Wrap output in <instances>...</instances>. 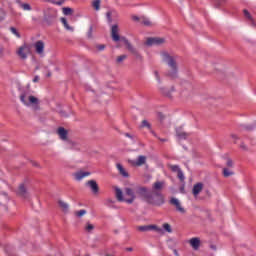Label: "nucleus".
<instances>
[{
  "mask_svg": "<svg viewBox=\"0 0 256 256\" xmlns=\"http://www.w3.org/2000/svg\"><path fill=\"white\" fill-rule=\"evenodd\" d=\"M111 37L113 41H123V43L126 45V49L136 57V59H143V56L139 53V50L135 48V46L131 45L129 43V40L127 38L119 36V26L117 24L112 25L111 27Z\"/></svg>",
  "mask_w": 256,
  "mask_h": 256,
  "instance_id": "nucleus-1",
  "label": "nucleus"
},
{
  "mask_svg": "<svg viewBox=\"0 0 256 256\" xmlns=\"http://www.w3.org/2000/svg\"><path fill=\"white\" fill-rule=\"evenodd\" d=\"M161 59L163 63L168 65L167 76L171 77V79H176L177 73H179V66L177 65V56H172L167 52H162Z\"/></svg>",
  "mask_w": 256,
  "mask_h": 256,
  "instance_id": "nucleus-2",
  "label": "nucleus"
},
{
  "mask_svg": "<svg viewBox=\"0 0 256 256\" xmlns=\"http://www.w3.org/2000/svg\"><path fill=\"white\" fill-rule=\"evenodd\" d=\"M165 189V181H156L152 185V196L154 199H150V205L161 206L165 203V197L161 191Z\"/></svg>",
  "mask_w": 256,
  "mask_h": 256,
  "instance_id": "nucleus-3",
  "label": "nucleus"
},
{
  "mask_svg": "<svg viewBox=\"0 0 256 256\" xmlns=\"http://www.w3.org/2000/svg\"><path fill=\"white\" fill-rule=\"evenodd\" d=\"M115 195H116V199L119 202H125L128 203V205H131L133 203V201H135V199H137V192L135 191V187L133 188H125L124 189V196L123 197V190H121L120 188L116 187L115 188ZM129 197V198H127Z\"/></svg>",
  "mask_w": 256,
  "mask_h": 256,
  "instance_id": "nucleus-4",
  "label": "nucleus"
},
{
  "mask_svg": "<svg viewBox=\"0 0 256 256\" xmlns=\"http://www.w3.org/2000/svg\"><path fill=\"white\" fill-rule=\"evenodd\" d=\"M20 101L27 107H29L30 105H33L35 109L39 107V99L27 93L21 94Z\"/></svg>",
  "mask_w": 256,
  "mask_h": 256,
  "instance_id": "nucleus-5",
  "label": "nucleus"
},
{
  "mask_svg": "<svg viewBox=\"0 0 256 256\" xmlns=\"http://www.w3.org/2000/svg\"><path fill=\"white\" fill-rule=\"evenodd\" d=\"M134 191L136 192V195L143 197L146 199V201H148V203H151V199H154L153 194L149 192L146 187L134 186Z\"/></svg>",
  "mask_w": 256,
  "mask_h": 256,
  "instance_id": "nucleus-6",
  "label": "nucleus"
},
{
  "mask_svg": "<svg viewBox=\"0 0 256 256\" xmlns=\"http://www.w3.org/2000/svg\"><path fill=\"white\" fill-rule=\"evenodd\" d=\"M44 23H47V25H53L55 23V20L57 19V10L48 8L44 10Z\"/></svg>",
  "mask_w": 256,
  "mask_h": 256,
  "instance_id": "nucleus-7",
  "label": "nucleus"
},
{
  "mask_svg": "<svg viewBox=\"0 0 256 256\" xmlns=\"http://www.w3.org/2000/svg\"><path fill=\"white\" fill-rule=\"evenodd\" d=\"M137 231H140L141 233H145L147 231H155L158 235H163L164 231L161 227L152 224V225H144V226H137Z\"/></svg>",
  "mask_w": 256,
  "mask_h": 256,
  "instance_id": "nucleus-8",
  "label": "nucleus"
},
{
  "mask_svg": "<svg viewBox=\"0 0 256 256\" xmlns=\"http://www.w3.org/2000/svg\"><path fill=\"white\" fill-rule=\"evenodd\" d=\"M16 53H17L18 57H20V59L25 61V59H27V57H29V53H31V48L29 47V45L24 44L18 48Z\"/></svg>",
  "mask_w": 256,
  "mask_h": 256,
  "instance_id": "nucleus-9",
  "label": "nucleus"
},
{
  "mask_svg": "<svg viewBox=\"0 0 256 256\" xmlns=\"http://www.w3.org/2000/svg\"><path fill=\"white\" fill-rule=\"evenodd\" d=\"M165 43V38H159V37H154V38H147L145 45L148 47H151L153 45H163Z\"/></svg>",
  "mask_w": 256,
  "mask_h": 256,
  "instance_id": "nucleus-10",
  "label": "nucleus"
},
{
  "mask_svg": "<svg viewBox=\"0 0 256 256\" xmlns=\"http://www.w3.org/2000/svg\"><path fill=\"white\" fill-rule=\"evenodd\" d=\"M35 47V51L38 55H40L41 57H43L44 53H45V42L44 41H37L34 44Z\"/></svg>",
  "mask_w": 256,
  "mask_h": 256,
  "instance_id": "nucleus-11",
  "label": "nucleus"
},
{
  "mask_svg": "<svg viewBox=\"0 0 256 256\" xmlns=\"http://www.w3.org/2000/svg\"><path fill=\"white\" fill-rule=\"evenodd\" d=\"M130 165H133V167H141L142 165H145L147 163V157L141 155L138 156L137 160H130Z\"/></svg>",
  "mask_w": 256,
  "mask_h": 256,
  "instance_id": "nucleus-12",
  "label": "nucleus"
},
{
  "mask_svg": "<svg viewBox=\"0 0 256 256\" xmlns=\"http://www.w3.org/2000/svg\"><path fill=\"white\" fill-rule=\"evenodd\" d=\"M170 205H173L174 207H176V211H178L179 213H185V208L181 206V202L179 201V199L171 198Z\"/></svg>",
  "mask_w": 256,
  "mask_h": 256,
  "instance_id": "nucleus-13",
  "label": "nucleus"
},
{
  "mask_svg": "<svg viewBox=\"0 0 256 256\" xmlns=\"http://www.w3.org/2000/svg\"><path fill=\"white\" fill-rule=\"evenodd\" d=\"M86 185L88 187H90L92 193L94 195H97V193H99V185L97 184V182L95 180H89L86 182Z\"/></svg>",
  "mask_w": 256,
  "mask_h": 256,
  "instance_id": "nucleus-14",
  "label": "nucleus"
},
{
  "mask_svg": "<svg viewBox=\"0 0 256 256\" xmlns=\"http://www.w3.org/2000/svg\"><path fill=\"white\" fill-rule=\"evenodd\" d=\"M89 175H91L90 172L78 171L74 173V179L76 181H83V179H85V177H89Z\"/></svg>",
  "mask_w": 256,
  "mask_h": 256,
  "instance_id": "nucleus-15",
  "label": "nucleus"
},
{
  "mask_svg": "<svg viewBox=\"0 0 256 256\" xmlns=\"http://www.w3.org/2000/svg\"><path fill=\"white\" fill-rule=\"evenodd\" d=\"M139 129H147L148 131H150V133L155 135V132H153V127L151 126V124L147 120H142V122L139 126Z\"/></svg>",
  "mask_w": 256,
  "mask_h": 256,
  "instance_id": "nucleus-16",
  "label": "nucleus"
},
{
  "mask_svg": "<svg viewBox=\"0 0 256 256\" xmlns=\"http://www.w3.org/2000/svg\"><path fill=\"white\" fill-rule=\"evenodd\" d=\"M58 136L62 141H67V137L69 135V133L67 132V130H65V128L60 127L57 130Z\"/></svg>",
  "mask_w": 256,
  "mask_h": 256,
  "instance_id": "nucleus-17",
  "label": "nucleus"
},
{
  "mask_svg": "<svg viewBox=\"0 0 256 256\" xmlns=\"http://www.w3.org/2000/svg\"><path fill=\"white\" fill-rule=\"evenodd\" d=\"M203 191V183H197L193 186L192 193L194 197H197L199 193Z\"/></svg>",
  "mask_w": 256,
  "mask_h": 256,
  "instance_id": "nucleus-18",
  "label": "nucleus"
},
{
  "mask_svg": "<svg viewBox=\"0 0 256 256\" xmlns=\"http://www.w3.org/2000/svg\"><path fill=\"white\" fill-rule=\"evenodd\" d=\"M189 244L194 249V251H197L201 245V240L199 238H192L189 240Z\"/></svg>",
  "mask_w": 256,
  "mask_h": 256,
  "instance_id": "nucleus-19",
  "label": "nucleus"
},
{
  "mask_svg": "<svg viewBox=\"0 0 256 256\" xmlns=\"http://www.w3.org/2000/svg\"><path fill=\"white\" fill-rule=\"evenodd\" d=\"M176 135L180 139H187V137H189V134L184 132L182 127L176 128Z\"/></svg>",
  "mask_w": 256,
  "mask_h": 256,
  "instance_id": "nucleus-20",
  "label": "nucleus"
},
{
  "mask_svg": "<svg viewBox=\"0 0 256 256\" xmlns=\"http://www.w3.org/2000/svg\"><path fill=\"white\" fill-rule=\"evenodd\" d=\"M116 168L118 169V172L122 177H129V172H127V170L124 169L123 165L118 163L116 164Z\"/></svg>",
  "mask_w": 256,
  "mask_h": 256,
  "instance_id": "nucleus-21",
  "label": "nucleus"
},
{
  "mask_svg": "<svg viewBox=\"0 0 256 256\" xmlns=\"http://www.w3.org/2000/svg\"><path fill=\"white\" fill-rule=\"evenodd\" d=\"M18 194L21 197H24V199H27L29 197V194L27 193V189H25V185L21 184L18 189Z\"/></svg>",
  "mask_w": 256,
  "mask_h": 256,
  "instance_id": "nucleus-22",
  "label": "nucleus"
},
{
  "mask_svg": "<svg viewBox=\"0 0 256 256\" xmlns=\"http://www.w3.org/2000/svg\"><path fill=\"white\" fill-rule=\"evenodd\" d=\"M18 5L19 7L23 10V11H32L33 8L31 7L30 4L28 3H23L21 1H18Z\"/></svg>",
  "mask_w": 256,
  "mask_h": 256,
  "instance_id": "nucleus-23",
  "label": "nucleus"
},
{
  "mask_svg": "<svg viewBox=\"0 0 256 256\" xmlns=\"http://www.w3.org/2000/svg\"><path fill=\"white\" fill-rule=\"evenodd\" d=\"M162 231H164L163 235H165V233H173V228L171 227V224L169 223H164L162 224Z\"/></svg>",
  "mask_w": 256,
  "mask_h": 256,
  "instance_id": "nucleus-24",
  "label": "nucleus"
},
{
  "mask_svg": "<svg viewBox=\"0 0 256 256\" xmlns=\"http://www.w3.org/2000/svg\"><path fill=\"white\" fill-rule=\"evenodd\" d=\"M141 23L142 25H145V27H151L153 25V22H151V20L145 16L141 17Z\"/></svg>",
  "mask_w": 256,
  "mask_h": 256,
  "instance_id": "nucleus-25",
  "label": "nucleus"
},
{
  "mask_svg": "<svg viewBox=\"0 0 256 256\" xmlns=\"http://www.w3.org/2000/svg\"><path fill=\"white\" fill-rule=\"evenodd\" d=\"M58 204L60 205L62 211H64L65 213L69 211V204H67L65 201L59 200Z\"/></svg>",
  "mask_w": 256,
  "mask_h": 256,
  "instance_id": "nucleus-26",
  "label": "nucleus"
},
{
  "mask_svg": "<svg viewBox=\"0 0 256 256\" xmlns=\"http://www.w3.org/2000/svg\"><path fill=\"white\" fill-rule=\"evenodd\" d=\"M244 17L250 21L251 25H255V21L253 20V16L249 13V11L244 10Z\"/></svg>",
  "mask_w": 256,
  "mask_h": 256,
  "instance_id": "nucleus-27",
  "label": "nucleus"
},
{
  "mask_svg": "<svg viewBox=\"0 0 256 256\" xmlns=\"http://www.w3.org/2000/svg\"><path fill=\"white\" fill-rule=\"evenodd\" d=\"M61 23L62 25H64L67 31H73V27L69 26V23L67 22L66 18H61Z\"/></svg>",
  "mask_w": 256,
  "mask_h": 256,
  "instance_id": "nucleus-28",
  "label": "nucleus"
},
{
  "mask_svg": "<svg viewBox=\"0 0 256 256\" xmlns=\"http://www.w3.org/2000/svg\"><path fill=\"white\" fill-rule=\"evenodd\" d=\"M92 6L96 11H99L101 9V0H93Z\"/></svg>",
  "mask_w": 256,
  "mask_h": 256,
  "instance_id": "nucleus-29",
  "label": "nucleus"
},
{
  "mask_svg": "<svg viewBox=\"0 0 256 256\" xmlns=\"http://www.w3.org/2000/svg\"><path fill=\"white\" fill-rule=\"evenodd\" d=\"M10 31L12 35H15V37H17V39H21V34H19V32L17 31V28L10 27Z\"/></svg>",
  "mask_w": 256,
  "mask_h": 256,
  "instance_id": "nucleus-30",
  "label": "nucleus"
},
{
  "mask_svg": "<svg viewBox=\"0 0 256 256\" xmlns=\"http://www.w3.org/2000/svg\"><path fill=\"white\" fill-rule=\"evenodd\" d=\"M74 214L76 217H83L84 215H87V210L82 209V210L74 212Z\"/></svg>",
  "mask_w": 256,
  "mask_h": 256,
  "instance_id": "nucleus-31",
  "label": "nucleus"
},
{
  "mask_svg": "<svg viewBox=\"0 0 256 256\" xmlns=\"http://www.w3.org/2000/svg\"><path fill=\"white\" fill-rule=\"evenodd\" d=\"M62 11L64 15H73V10L69 7H64Z\"/></svg>",
  "mask_w": 256,
  "mask_h": 256,
  "instance_id": "nucleus-32",
  "label": "nucleus"
},
{
  "mask_svg": "<svg viewBox=\"0 0 256 256\" xmlns=\"http://www.w3.org/2000/svg\"><path fill=\"white\" fill-rule=\"evenodd\" d=\"M113 14H115V11H108L106 13V17H107L108 23H113V19L111 18Z\"/></svg>",
  "mask_w": 256,
  "mask_h": 256,
  "instance_id": "nucleus-33",
  "label": "nucleus"
},
{
  "mask_svg": "<svg viewBox=\"0 0 256 256\" xmlns=\"http://www.w3.org/2000/svg\"><path fill=\"white\" fill-rule=\"evenodd\" d=\"M223 175L224 177H231V175H233V171L229 170L228 168H224Z\"/></svg>",
  "mask_w": 256,
  "mask_h": 256,
  "instance_id": "nucleus-34",
  "label": "nucleus"
},
{
  "mask_svg": "<svg viewBox=\"0 0 256 256\" xmlns=\"http://www.w3.org/2000/svg\"><path fill=\"white\" fill-rule=\"evenodd\" d=\"M125 59H127V55H120L117 57L116 62L123 63V61H125Z\"/></svg>",
  "mask_w": 256,
  "mask_h": 256,
  "instance_id": "nucleus-35",
  "label": "nucleus"
},
{
  "mask_svg": "<svg viewBox=\"0 0 256 256\" xmlns=\"http://www.w3.org/2000/svg\"><path fill=\"white\" fill-rule=\"evenodd\" d=\"M85 229L88 231V233H91V231L95 229V226H93V224L87 223Z\"/></svg>",
  "mask_w": 256,
  "mask_h": 256,
  "instance_id": "nucleus-36",
  "label": "nucleus"
},
{
  "mask_svg": "<svg viewBox=\"0 0 256 256\" xmlns=\"http://www.w3.org/2000/svg\"><path fill=\"white\" fill-rule=\"evenodd\" d=\"M171 171H173L174 173H179V171H181V169H179L178 165H172L170 166Z\"/></svg>",
  "mask_w": 256,
  "mask_h": 256,
  "instance_id": "nucleus-37",
  "label": "nucleus"
},
{
  "mask_svg": "<svg viewBox=\"0 0 256 256\" xmlns=\"http://www.w3.org/2000/svg\"><path fill=\"white\" fill-rule=\"evenodd\" d=\"M97 51H105V44H97L96 46Z\"/></svg>",
  "mask_w": 256,
  "mask_h": 256,
  "instance_id": "nucleus-38",
  "label": "nucleus"
},
{
  "mask_svg": "<svg viewBox=\"0 0 256 256\" xmlns=\"http://www.w3.org/2000/svg\"><path fill=\"white\" fill-rule=\"evenodd\" d=\"M177 176H178V179H180V181H183L185 179V176L183 175V171L181 170L178 171Z\"/></svg>",
  "mask_w": 256,
  "mask_h": 256,
  "instance_id": "nucleus-39",
  "label": "nucleus"
},
{
  "mask_svg": "<svg viewBox=\"0 0 256 256\" xmlns=\"http://www.w3.org/2000/svg\"><path fill=\"white\" fill-rule=\"evenodd\" d=\"M93 37V27H90L88 31V38L91 39Z\"/></svg>",
  "mask_w": 256,
  "mask_h": 256,
  "instance_id": "nucleus-40",
  "label": "nucleus"
},
{
  "mask_svg": "<svg viewBox=\"0 0 256 256\" xmlns=\"http://www.w3.org/2000/svg\"><path fill=\"white\" fill-rule=\"evenodd\" d=\"M154 75H155L156 80L158 81V83H161V78L159 77V72H158V71H155V72H154Z\"/></svg>",
  "mask_w": 256,
  "mask_h": 256,
  "instance_id": "nucleus-41",
  "label": "nucleus"
},
{
  "mask_svg": "<svg viewBox=\"0 0 256 256\" xmlns=\"http://www.w3.org/2000/svg\"><path fill=\"white\" fill-rule=\"evenodd\" d=\"M132 21H136V22L141 23V17H138V16H132Z\"/></svg>",
  "mask_w": 256,
  "mask_h": 256,
  "instance_id": "nucleus-42",
  "label": "nucleus"
},
{
  "mask_svg": "<svg viewBox=\"0 0 256 256\" xmlns=\"http://www.w3.org/2000/svg\"><path fill=\"white\" fill-rule=\"evenodd\" d=\"M0 57H5V48H0Z\"/></svg>",
  "mask_w": 256,
  "mask_h": 256,
  "instance_id": "nucleus-43",
  "label": "nucleus"
},
{
  "mask_svg": "<svg viewBox=\"0 0 256 256\" xmlns=\"http://www.w3.org/2000/svg\"><path fill=\"white\" fill-rule=\"evenodd\" d=\"M226 165L227 167H233V160L228 159Z\"/></svg>",
  "mask_w": 256,
  "mask_h": 256,
  "instance_id": "nucleus-44",
  "label": "nucleus"
},
{
  "mask_svg": "<svg viewBox=\"0 0 256 256\" xmlns=\"http://www.w3.org/2000/svg\"><path fill=\"white\" fill-rule=\"evenodd\" d=\"M40 79L41 78L39 76H35L32 81L33 83H39Z\"/></svg>",
  "mask_w": 256,
  "mask_h": 256,
  "instance_id": "nucleus-45",
  "label": "nucleus"
},
{
  "mask_svg": "<svg viewBox=\"0 0 256 256\" xmlns=\"http://www.w3.org/2000/svg\"><path fill=\"white\" fill-rule=\"evenodd\" d=\"M4 18H5V11L0 9V19H4Z\"/></svg>",
  "mask_w": 256,
  "mask_h": 256,
  "instance_id": "nucleus-46",
  "label": "nucleus"
},
{
  "mask_svg": "<svg viewBox=\"0 0 256 256\" xmlns=\"http://www.w3.org/2000/svg\"><path fill=\"white\" fill-rule=\"evenodd\" d=\"M241 149H244V151H247V146H245V144H241Z\"/></svg>",
  "mask_w": 256,
  "mask_h": 256,
  "instance_id": "nucleus-47",
  "label": "nucleus"
},
{
  "mask_svg": "<svg viewBox=\"0 0 256 256\" xmlns=\"http://www.w3.org/2000/svg\"><path fill=\"white\" fill-rule=\"evenodd\" d=\"M173 253H174L175 256H179V252L177 251V249H174Z\"/></svg>",
  "mask_w": 256,
  "mask_h": 256,
  "instance_id": "nucleus-48",
  "label": "nucleus"
},
{
  "mask_svg": "<svg viewBox=\"0 0 256 256\" xmlns=\"http://www.w3.org/2000/svg\"><path fill=\"white\" fill-rule=\"evenodd\" d=\"M231 137H232V139H237V135H235V134H232Z\"/></svg>",
  "mask_w": 256,
  "mask_h": 256,
  "instance_id": "nucleus-49",
  "label": "nucleus"
},
{
  "mask_svg": "<svg viewBox=\"0 0 256 256\" xmlns=\"http://www.w3.org/2000/svg\"><path fill=\"white\" fill-rule=\"evenodd\" d=\"M56 5H63V2L58 1V2H56Z\"/></svg>",
  "mask_w": 256,
  "mask_h": 256,
  "instance_id": "nucleus-50",
  "label": "nucleus"
},
{
  "mask_svg": "<svg viewBox=\"0 0 256 256\" xmlns=\"http://www.w3.org/2000/svg\"><path fill=\"white\" fill-rule=\"evenodd\" d=\"M47 77H51V72H49V73L47 74Z\"/></svg>",
  "mask_w": 256,
  "mask_h": 256,
  "instance_id": "nucleus-51",
  "label": "nucleus"
},
{
  "mask_svg": "<svg viewBox=\"0 0 256 256\" xmlns=\"http://www.w3.org/2000/svg\"><path fill=\"white\" fill-rule=\"evenodd\" d=\"M126 137H131V135L130 134H126Z\"/></svg>",
  "mask_w": 256,
  "mask_h": 256,
  "instance_id": "nucleus-52",
  "label": "nucleus"
},
{
  "mask_svg": "<svg viewBox=\"0 0 256 256\" xmlns=\"http://www.w3.org/2000/svg\"><path fill=\"white\" fill-rule=\"evenodd\" d=\"M212 249H217L215 246H212Z\"/></svg>",
  "mask_w": 256,
  "mask_h": 256,
  "instance_id": "nucleus-53",
  "label": "nucleus"
},
{
  "mask_svg": "<svg viewBox=\"0 0 256 256\" xmlns=\"http://www.w3.org/2000/svg\"><path fill=\"white\" fill-rule=\"evenodd\" d=\"M161 141H165V139H162Z\"/></svg>",
  "mask_w": 256,
  "mask_h": 256,
  "instance_id": "nucleus-54",
  "label": "nucleus"
},
{
  "mask_svg": "<svg viewBox=\"0 0 256 256\" xmlns=\"http://www.w3.org/2000/svg\"><path fill=\"white\" fill-rule=\"evenodd\" d=\"M166 95H169V93H166Z\"/></svg>",
  "mask_w": 256,
  "mask_h": 256,
  "instance_id": "nucleus-55",
  "label": "nucleus"
}]
</instances>
